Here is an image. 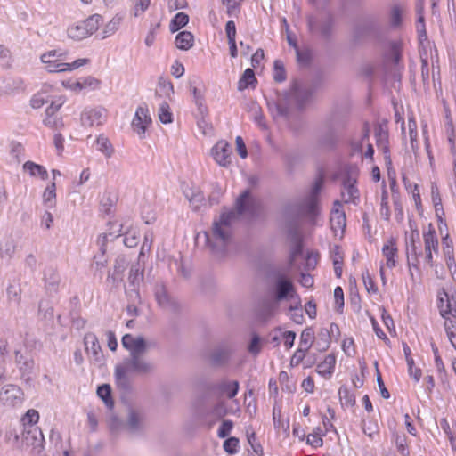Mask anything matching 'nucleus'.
<instances>
[{
  "label": "nucleus",
  "mask_w": 456,
  "mask_h": 456,
  "mask_svg": "<svg viewBox=\"0 0 456 456\" xmlns=\"http://www.w3.org/2000/svg\"><path fill=\"white\" fill-rule=\"evenodd\" d=\"M83 126L93 127L102 126L107 119V110L103 107L86 108L81 113Z\"/></svg>",
  "instance_id": "obj_9"
},
{
  "label": "nucleus",
  "mask_w": 456,
  "mask_h": 456,
  "mask_svg": "<svg viewBox=\"0 0 456 456\" xmlns=\"http://www.w3.org/2000/svg\"><path fill=\"white\" fill-rule=\"evenodd\" d=\"M39 419V413L37 411L34 409H30L27 411V413L22 418L23 426L26 428V426H35L36 423H37Z\"/></svg>",
  "instance_id": "obj_55"
},
{
  "label": "nucleus",
  "mask_w": 456,
  "mask_h": 456,
  "mask_svg": "<svg viewBox=\"0 0 456 456\" xmlns=\"http://www.w3.org/2000/svg\"><path fill=\"white\" fill-rule=\"evenodd\" d=\"M143 276V270L141 269L140 265L137 263L133 265L129 271L128 281L132 286L139 285Z\"/></svg>",
  "instance_id": "obj_47"
},
{
  "label": "nucleus",
  "mask_w": 456,
  "mask_h": 456,
  "mask_svg": "<svg viewBox=\"0 0 456 456\" xmlns=\"http://www.w3.org/2000/svg\"><path fill=\"white\" fill-rule=\"evenodd\" d=\"M7 300L9 303L19 305L21 300V288L20 284H9L6 289Z\"/></svg>",
  "instance_id": "obj_38"
},
{
  "label": "nucleus",
  "mask_w": 456,
  "mask_h": 456,
  "mask_svg": "<svg viewBox=\"0 0 456 456\" xmlns=\"http://www.w3.org/2000/svg\"><path fill=\"white\" fill-rule=\"evenodd\" d=\"M438 308L443 318L447 315L456 317V299L444 289L438 292Z\"/></svg>",
  "instance_id": "obj_15"
},
{
  "label": "nucleus",
  "mask_w": 456,
  "mask_h": 456,
  "mask_svg": "<svg viewBox=\"0 0 456 456\" xmlns=\"http://www.w3.org/2000/svg\"><path fill=\"white\" fill-rule=\"evenodd\" d=\"M124 244L128 248H134L138 244V232L135 230H130L124 234Z\"/></svg>",
  "instance_id": "obj_54"
},
{
  "label": "nucleus",
  "mask_w": 456,
  "mask_h": 456,
  "mask_svg": "<svg viewBox=\"0 0 456 456\" xmlns=\"http://www.w3.org/2000/svg\"><path fill=\"white\" fill-rule=\"evenodd\" d=\"M230 357V351L228 349H216L211 355L212 362L216 364L225 363Z\"/></svg>",
  "instance_id": "obj_51"
},
{
  "label": "nucleus",
  "mask_w": 456,
  "mask_h": 456,
  "mask_svg": "<svg viewBox=\"0 0 456 456\" xmlns=\"http://www.w3.org/2000/svg\"><path fill=\"white\" fill-rule=\"evenodd\" d=\"M23 170L28 172L30 176L39 177L44 181L48 179V172L45 167L33 161H26L23 164Z\"/></svg>",
  "instance_id": "obj_27"
},
{
  "label": "nucleus",
  "mask_w": 456,
  "mask_h": 456,
  "mask_svg": "<svg viewBox=\"0 0 456 456\" xmlns=\"http://www.w3.org/2000/svg\"><path fill=\"white\" fill-rule=\"evenodd\" d=\"M362 280L364 286L369 293H376L378 291V288L375 285L373 279L369 273V270H366L362 273Z\"/></svg>",
  "instance_id": "obj_60"
},
{
  "label": "nucleus",
  "mask_w": 456,
  "mask_h": 456,
  "mask_svg": "<svg viewBox=\"0 0 456 456\" xmlns=\"http://www.w3.org/2000/svg\"><path fill=\"white\" fill-rule=\"evenodd\" d=\"M273 79L278 82L281 83L286 80V71L284 69L283 62L280 60L274 61L273 63Z\"/></svg>",
  "instance_id": "obj_52"
},
{
  "label": "nucleus",
  "mask_w": 456,
  "mask_h": 456,
  "mask_svg": "<svg viewBox=\"0 0 456 456\" xmlns=\"http://www.w3.org/2000/svg\"><path fill=\"white\" fill-rule=\"evenodd\" d=\"M151 124V118L147 106H139L132 121L133 129L140 137H142L146 132L147 126Z\"/></svg>",
  "instance_id": "obj_13"
},
{
  "label": "nucleus",
  "mask_w": 456,
  "mask_h": 456,
  "mask_svg": "<svg viewBox=\"0 0 456 456\" xmlns=\"http://www.w3.org/2000/svg\"><path fill=\"white\" fill-rule=\"evenodd\" d=\"M189 22V16L184 12H178L172 19L170 22V30L171 32H176L182 28L185 27Z\"/></svg>",
  "instance_id": "obj_41"
},
{
  "label": "nucleus",
  "mask_w": 456,
  "mask_h": 456,
  "mask_svg": "<svg viewBox=\"0 0 456 456\" xmlns=\"http://www.w3.org/2000/svg\"><path fill=\"white\" fill-rule=\"evenodd\" d=\"M355 183L356 180L351 177L350 175H346V177L343 178L341 198L344 203H353L354 205L358 204L360 199V192L357 187L355 186Z\"/></svg>",
  "instance_id": "obj_12"
},
{
  "label": "nucleus",
  "mask_w": 456,
  "mask_h": 456,
  "mask_svg": "<svg viewBox=\"0 0 456 456\" xmlns=\"http://www.w3.org/2000/svg\"><path fill=\"white\" fill-rule=\"evenodd\" d=\"M330 226L334 232H343L346 228V214L343 210H336L330 216Z\"/></svg>",
  "instance_id": "obj_32"
},
{
  "label": "nucleus",
  "mask_w": 456,
  "mask_h": 456,
  "mask_svg": "<svg viewBox=\"0 0 456 456\" xmlns=\"http://www.w3.org/2000/svg\"><path fill=\"white\" fill-rule=\"evenodd\" d=\"M102 21V17L101 15L94 14L86 20L69 28L68 36L74 40H83L94 33Z\"/></svg>",
  "instance_id": "obj_7"
},
{
  "label": "nucleus",
  "mask_w": 456,
  "mask_h": 456,
  "mask_svg": "<svg viewBox=\"0 0 456 456\" xmlns=\"http://www.w3.org/2000/svg\"><path fill=\"white\" fill-rule=\"evenodd\" d=\"M331 335L326 328H322L318 333V342L320 351L327 350L330 347Z\"/></svg>",
  "instance_id": "obj_46"
},
{
  "label": "nucleus",
  "mask_w": 456,
  "mask_h": 456,
  "mask_svg": "<svg viewBox=\"0 0 456 456\" xmlns=\"http://www.w3.org/2000/svg\"><path fill=\"white\" fill-rule=\"evenodd\" d=\"M323 184L322 177L316 179L309 195L301 202L300 210L303 214L314 217L319 213V194Z\"/></svg>",
  "instance_id": "obj_8"
},
{
  "label": "nucleus",
  "mask_w": 456,
  "mask_h": 456,
  "mask_svg": "<svg viewBox=\"0 0 456 456\" xmlns=\"http://www.w3.org/2000/svg\"><path fill=\"white\" fill-rule=\"evenodd\" d=\"M423 239L425 243V248H433V250L438 252V240L436 238V231L429 225V230L423 233Z\"/></svg>",
  "instance_id": "obj_37"
},
{
  "label": "nucleus",
  "mask_w": 456,
  "mask_h": 456,
  "mask_svg": "<svg viewBox=\"0 0 456 456\" xmlns=\"http://www.w3.org/2000/svg\"><path fill=\"white\" fill-rule=\"evenodd\" d=\"M97 150L106 158H110L114 153V148L110 141L103 134H100L96 139Z\"/></svg>",
  "instance_id": "obj_34"
},
{
  "label": "nucleus",
  "mask_w": 456,
  "mask_h": 456,
  "mask_svg": "<svg viewBox=\"0 0 456 456\" xmlns=\"http://www.w3.org/2000/svg\"><path fill=\"white\" fill-rule=\"evenodd\" d=\"M325 436V433H311L306 437V444L317 448L321 447L323 444L322 436Z\"/></svg>",
  "instance_id": "obj_57"
},
{
  "label": "nucleus",
  "mask_w": 456,
  "mask_h": 456,
  "mask_svg": "<svg viewBox=\"0 0 456 456\" xmlns=\"http://www.w3.org/2000/svg\"><path fill=\"white\" fill-rule=\"evenodd\" d=\"M336 358L333 354H328L324 360L317 365L316 371L322 377H330L334 371Z\"/></svg>",
  "instance_id": "obj_29"
},
{
  "label": "nucleus",
  "mask_w": 456,
  "mask_h": 456,
  "mask_svg": "<svg viewBox=\"0 0 456 456\" xmlns=\"http://www.w3.org/2000/svg\"><path fill=\"white\" fill-rule=\"evenodd\" d=\"M252 110L254 111V120L255 122L263 129H267V125L265 121V117L262 113V110L259 106L254 105L252 108Z\"/></svg>",
  "instance_id": "obj_62"
},
{
  "label": "nucleus",
  "mask_w": 456,
  "mask_h": 456,
  "mask_svg": "<svg viewBox=\"0 0 456 456\" xmlns=\"http://www.w3.org/2000/svg\"><path fill=\"white\" fill-rule=\"evenodd\" d=\"M247 438L248 444L251 445L252 450L255 453H256L259 456L263 455V447L262 445L256 442V436L255 432L248 433Z\"/></svg>",
  "instance_id": "obj_61"
},
{
  "label": "nucleus",
  "mask_w": 456,
  "mask_h": 456,
  "mask_svg": "<svg viewBox=\"0 0 456 456\" xmlns=\"http://www.w3.org/2000/svg\"><path fill=\"white\" fill-rule=\"evenodd\" d=\"M128 260L125 256H118L115 259L113 265V272H109L107 276V281L112 282L113 284H118V282L123 281V273L128 266Z\"/></svg>",
  "instance_id": "obj_21"
},
{
  "label": "nucleus",
  "mask_w": 456,
  "mask_h": 456,
  "mask_svg": "<svg viewBox=\"0 0 456 456\" xmlns=\"http://www.w3.org/2000/svg\"><path fill=\"white\" fill-rule=\"evenodd\" d=\"M314 331L312 328L305 329L300 335V342L298 349L307 352L314 342Z\"/></svg>",
  "instance_id": "obj_36"
},
{
  "label": "nucleus",
  "mask_w": 456,
  "mask_h": 456,
  "mask_svg": "<svg viewBox=\"0 0 456 456\" xmlns=\"http://www.w3.org/2000/svg\"><path fill=\"white\" fill-rule=\"evenodd\" d=\"M121 342L122 346L129 352V356L145 354L148 350L146 341L142 336L134 337L131 334H126Z\"/></svg>",
  "instance_id": "obj_11"
},
{
  "label": "nucleus",
  "mask_w": 456,
  "mask_h": 456,
  "mask_svg": "<svg viewBox=\"0 0 456 456\" xmlns=\"http://www.w3.org/2000/svg\"><path fill=\"white\" fill-rule=\"evenodd\" d=\"M334 18L330 13L311 15L307 18V27L312 35L330 40L334 29Z\"/></svg>",
  "instance_id": "obj_5"
},
{
  "label": "nucleus",
  "mask_w": 456,
  "mask_h": 456,
  "mask_svg": "<svg viewBox=\"0 0 456 456\" xmlns=\"http://www.w3.org/2000/svg\"><path fill=\"white\" fill-rule=\"evenodd\" d=\"M123 15L116 14L104 27L103 29V37H107L110 35H113L119 28L121 22L123 21Z\"/></svg>",
  "instance_id": "obj_40"
},
{
  "label": "nucleus",
  "mask_w": 456,
  "mask_h": 456,
  "mask_svg": "<svg viewBox=\"0 0 456 456\" xmlns=\"http://www.w3.org/2000/svg\"><path fill=\"white\" fill-rule=\"evenodd\" d=\"M0 395L3 401L12 405L20 404L23 401V392L18 386L12 384L4 386Z\"/></svg>",
  "instance_id": "obj_19"
},
{
  "label": "nucleus",
  "mask_w": 456,
  "mask_h": 456,
  "mask_svg": "<svg viewBox=\"0 0 456 456\" xmlns=\"http://www.w3.org/2000/svg\"><path fill=\"white\" fill-rule=\"evenodd\" d=\"M257 83L255 73L252 69H247L238 82V90L243 91L250 86Z\"/></svg>",
  "instance_id": "obj_35"
},
{
  "label": "nucleus",
  "mask_w": 456,
  "mask_h": 456,
  "mask_svg": "<svg viewBox=\"0 0 456 456\" xmlns=\"http://www.w3.org/2000/svg\"><path fill=\"white\" fill-rule=\"evenodd\" d=\"M97 395L101 399H102L107 407H113V400L111 398V388L110 385L103 384L99 386L97 388Z\"/></svg>",
  "instance_id": "obj_43"
},
{
  "label": "nucleus",
  "mask_w": 456,
  "mask_h": 456,
  "mask_svg": "<svg viewBox=\"0 0 456 456\" xmlns=\"http://www.w3.org/2000/svg\"><path fill=\"white\" fill-rule=\"evenodd\" d=\"M159 118L163 124H170L173 121V114L170 110L169 104L163 102L159 108Z\"/></svg>",
  "instance_id": "obj_48"
},
{
  "label": "nucleus",
  "mask_w": 456,
  "mask_h": 456,
  "mask_svg": "<svg viewBox=\"0 0 456 456\" xmlns=\"http://www.w3.org/2000/svg\"><path fill=\"white\" fill-rule=\"evenodd\" d=\"M45 441L41 429L36 426H26L22 432V444L34 448L43 447Z\"/></svg>",
  "instance_id": "obj_14"
},
{
  "label": "nucleus",
  "mask_w": 456,
  "mask_h": 456,
  "mask_svg": "<svg viewBox=\"0 0 456 456\" xmlns=\"http://www.w3.org/2000/svg\"><path fill=\"white\" fill-rule=\"evenodd\" d=\"M403 350L407 362L409 374L411 377L414 379L416 382H419L421 378L422 371L419 368H416L415 372L413 373L412 366L414 365V360L411 356V348L406 343H403Z\"/></svg>",
  "instance_id": "obj_30"
},
{
  "label": "nucleus",
  "mask_w": 456,
  "mask_h": 456,
  "mask_svg": "<svg viewBox=\"0 0 456 456\" xmlns=\"http://www.w3.org/2000/svg\"><path fill=\"white\" fill-rule=\"evenodd\" d=\"M145 416L143 413L132 410L129 412L127 427L133 433L141 431L144 428Z\"/></svg>",
  "instance_id": "obj_26"
},
{
  "label": "nucleus",
  "mask_w": 456,
  "mask_h": 456,
  "mask_svg": "<svg viewBox=\"0 0 456 456\" xmlns=\"http://www.w3.org/2000/svg\"><path fill=\"white\" fill-rule=\"evenodd\" d=\"M339 400L342 405L354 406L355 404V395L348 389L342 386L338 390Z\"/></svg>",
  "instance_id": "obj_42"
},
{
  "label": "nucleus",
  "mask_w": 456,
  "mask_h": 456,
  "mask_svg": "<svg viewBox=\"0 0 456 456\" xmlns=\"http://www.w3.org/2000/svg\"><path fill=\"white\" fill-rule=\"evenodd\" d=\"M403 10L399 5H394L390 11V24L392 27H399L402 23Z\"/></svg>",
  "instance_id": "obj_53"
},
{
  "label": "nucleus",
  "mask_w": 456,
  "mask_h": 456,
  "mask_svg": "<svg viewBox=\"0 0 456 456\" xmlns=\"http://www.w3.org/2000/svg\"><path fill=\"white\" fill-rule=\"evenodd\" d=\"M44 124L53 129H59L63 126V121L58 115L46 116Z\"/></svg>",
  "instance_id": "obj_56"
},
{
  "label": "nucleus",
  "mask_w": 456,
  "mask_h": 456,
  "mask_svg": "<svg viewBox=\"0 0 456 456\" xmlns=\"http://www.w3.org/2000/svg\"><path fill=\"white\" fill-rule=\"evenodd\" d=\"M84 343L86 353L92 354L94 361L101 362L102 352L96 335L92 332L86 333L84 338Z\"/></svg>",
  "instance_id": "obj_20"
},
{
  "label": "nucleus",
  "mask_w": 456,
  "mask_h": 456,
  "mask_svg": "<svg viewBox=\"0 0 456 456\" xmlns=\"http://www.w3.org/2000/svg\"><path fill=\"white\" fill-rule=\"evenodd\" d=\"M16 251V242L12 237H5L0 242V257L10 260Z\"/></svg>",
  "instance_id": "obj_28"
},
{
  "label": "nucleus",
  "mask_w": 456,
  "mask_h": 456,
  "mask_svg": "<svg viewBox=\"0 0 456 456\" xmlns=\"http://www.w3.org/2000/svg\"><path fill=\"white\" fill-rule=\"evenodd\" d=\"M187 198L190 201L191 208L195 211L200 209V208L205 204L204 195H203L202 191H200V190H198L196 191H192L190 196L187 195Z\"/></svg>",
  "instance_id": "obj_49"
},
{
  "label": "nucleus",
  "mask_w": 456,
  "mask_h": 456,
  "mask_svg": "<svg viewBox=\"0 0 456 456\" xmlns=\"http://www.w3.org/2000/svg\"><path fill=\"white\" fill-rule=\"evenodd\" d=\"M419 239V233L417 229L413 230L410 235V242L407 243L406 248V255H407V263L410 268V274L412 276V273L411 271V268H415L416 270L419 269V256L422 255L421 248L417 246L416 240Z\"/></svg>",
  "instance_id": "obj_10"
},
{
  "label": "nucleus",
  "mask_w": 456,
  "mask_h": 456,
  "mask_svg": "<svg viewBox=\"0 0 456 456\" xmlns=\"http://www.w3.org/2000/svg\"><path fill=\"white\" fill-rule=\"evenodd\" d=\"M292 240L294 241V246L290 251L289 256V264L292 265L296 260L297 256L302 254L303 245L300 239L299 234L297 232H294L292 234Z\"/></svg>",
  "instance_id": "obj_44"
},
{
  "label": "nucleus",
  "mask_w": 456,
  "mask_h": 456,
  "mask_svg": "<svg viewBox=\"0 0 456 456\" xmlns=\"http://www.w3.org/2000/svg\"><path fill=\"white\" fill-rule=\"evenodd\" d=\"M239 439L236 437H229L224 443V450L229 454H235L238 452Z\"/></svg>",
  "instance_id": "obj_59"
},
{
  "label": "nucleus",
  "mask_w": 456,
  "mask_h": 456,
  "mask_svg": "<svg viewBox=\"0 0 456 456\" xmlns=\"http://www.w3.org/2000/svg\"><path fill=\"white\" fill-rule=\"evenodd\" d=\"M67 60V53L58 50L49 51L41 56V61L45 64L48 72H63L67 70L76 69L89 62L86 58L77 59L72 62H65Z\"/></svg>",
  "instance_id": "obj_4"
},
{
  "label": "nucleus",
  "mask_w": 456,
  "mask_h": 456,
  "mask_svg": "<svg viewBox=\"0 0 456 456\" xmlns=\"http://www.w3.org/2000/svg\"><path fill=\"white\" fill-rule=\"evenodd\" d=\"M315 88L314 86L300 85L295 82L289 92L277 94L275 99H267L268 110L274 119L288 118L292 103L302 108L312 99Z\"/></svg>",
  "instance_id": "obj_2"
},
{
  "label": "nucleus",
  "mask_w": 456,
  "mask_h": 456,
  "mask_svg": "<svg viewBox=\"0 0 456 456\" xmlns=\"http://www.w3.org/2000/svg\"><path fill=\"white\" fill-rule=\"evenodd\" d=\"M133 3L132 12L135 18L140 17L151 5V0H133Z\"/></svg>",
  "instance_id": "obj_50"
},
{
  "label": "nucleus",
  "mask_w": 456,
  "mask_h": 456,
  "mask_svg": "<svg viewBox=\"0 0 456 456\" xmlns=\"http://www.w3.org/2000/svg\"><path fill=\"white\" fill-rule=\"evenodd\" d=\"M293 291L294 287L291 281L286 278L283 274H277L276 299L280 301L287 298L288 297H293Z\"/></svg>",
  "instance_id": "obj_22"
},
{
  "label": "nucleus",
  "mask_w": 456,
  "mask_h": 456,
  "mask_svg": "<svg viewBox=\"0 0 456 456\" xmlns=\"http://www.w3.org/2000/svg\"><path fill=\"white\" fill-rule=\"evenodd\" d=\"M397 246L395 240L391 238L382 248V253L387 259V266L394 268L396 265L395 257L397 256Z\"/></svg>",
  "instance_id": "obj_25"
},
{
  "label": "nucleus",
  "mask_w": 456,
  "mask_h": 456,
  "mask_svg": "<svg viewBox=\"0 0 456 456\" xmlns=\"http://www.w3.org/2000/svg\"><path fill=\"white\" fill-rule=\"evenodd\" d=\"M217 389L222 393L226 395L229 399L233 398L239 391V382L236 380L233 381H221L216 386Z\"/></svg>",
  "instance_id": "obj_31"
},
{
  "label": "nucleus",
  "mask_w": 456,
  "mask_h": 456,
  "mask_svg": "<svg viewBox=\"0 0 456 456\" xmlns=\"http://www.w3.org/2000/svg\"><path fill=\"white\" fill-rule=\"evenodd\" d=\"M232 149L230 144L225 141H219L212 148V155L214 159L220 166L227 167L231 163Z\"/></svg>",
  "instance_id": "obj_18"
},
{
  "label": "nucleus",
  "mask_w": 456,
  "mask_h": 456,
  "mask_svg": "<svg viewBox=\"0 0 456 456\" xmlns=\"http://www.w3.org/2000/svg\"><path fill=\"white\" fill-rule=\"evenodd\" d=\"M154 370V364L147 361L144 354L129 356L122 363L115 367V379L118 387L127 389L129 387L128 373L150 374Z\"/></svg>",
  "instance_id": "obj_3"
},
{
  "label": "nucleus",
  "mask_w": 456,
  "mask_h": 456,
  "mask_svg": "<svg viewBox=\"0 0 456 456\" xmlns=\"http://www.w3.org/2000/svg\"><path fill=\"white\" fill-rule=\"evenodd\" d=\"M418 20H417V32L419 36V40L422 43L424 40H427V31L425 26V19L423 16V6L418 8Z\"/></svg>",
  "instance_id": "obj_45"
},
{
  "label": "nucleus",
  "mask_w": 456,
  "mask_h": 456,
  "mask_svg": "<svg viewBox=\"0 0 456 456\" xmlns=\"http://www.w3.org/2000/svg\"><path fill=\"white\" fill-rule=\"evenodd\" d=\"M346 124L344 118H339L338 113H332L326 121L327 127L319 138V144L325 149H332L338 141L335 127H343Z\"/></svg>",
  "instance_id": "obj_6"
},
{
  "label": "nucleus",
  "mask_w": 456,
  "mask_h": 456,
  "mask_svg": "<svg viewBox=\"0 0 456 456\" xmlns=\"http://www.w3.org/2000/svg\"><path fill=\"white\" fill-rule=\"evenodd\" d=\"M10 152L17 159L18 162L20 161V159L24 156V148L21 143L18 142H12Z\"/></svg>",
  "instance_id": "obj_63"
},
{
  "label": "nucleus",
  "mask_w": 456,
  "mask_h": 456,
  "mask_svg": "<svg viewBox=\"0 0 456 456\" xmlns=\"http://www.w3.org/2000/svg\"><path fill=\"white\" fill-rule=\"evenodd\" d=\"M334 299L337 312L342 313L344 307V292L342 288L339 286L334 289Z\"/></svg>",
  "instance_id": "obj_64"
},
{
  "label": "nucleus",
  "mask_w": 456,
  "mask_h": 456,
  "mask_svg": "<svg viewBox=\"0 0 456 456\" xmlns=\"http://www.w3.org/2000/svg\"><path fill=\"white\" fill-rule=\"evenodd\" d=\"M431 198L436 208V212L438 213L439 210L443 211L439 189L436 183H432L431 185Z\"/></svg>",
  "instance_id": "obj_58"
},
{
  "label": "nucleus",
  "mask_w": 456,
  "mask_h": 456,
  "mask_svg": "<svg viewBox=\"0 0 456 456\" xmlns=\"http://www.w3.org/2000/svg\"><path fill=\"white\" fill-rule=\"evenodd\" d=\"M374 30V24L370 21L358 23L353 30V40L355 43L370 37Z\"/></svg>",
  "instance_id": "obj_24"
},
{
  "label": "nucleus",
  "mask_w": 456,
  "mask_h": 456,
  "mask_svg": "<svg viewBox=\"0 0 456 456\" xmlns=\"http://www.w3.org/2000/svg\"><path fill=\"white\" fill-rule=\"evenodd\" d=\"M375 138L376 145L378 149L382 151L387 165H391L392 161L389 151V136L387 129L381 125L377 126L375 127Z\"/></svg>",
  "instance_id": "obj_17"
},
{
  "label": "nucleus",
  "mask_w": 456,
  "mask_h": 456,
  "mask_svg": "<svg viewBox=\"0 0 456 456\" xmlns=\"http://www.w3.org/2000/svg\"><path fill=\"white\" fill-rule=\"evenodd\" d=\"M55 198L56 183L55 182H52L49 185H47L43 193V201L48 208H53L55 206Z\"/></svg>",
  "instance_id": "obj_39"
},
{
  "label": "nucleus",
  "mask_w": 456,
  "mask_h": 456,
  "mask_svg": "<svg viewBox=\"0 0 456 456\" xmlns=\"http://www.w3.org/2000/svg\"><path fill=\"white\" fill-rule=\"evenodd\" d=\"M258 202L253 199L248 190L243 191L236 200V210L223 212L212 224L210 232H205L208 246L212 253L223 255L232 242L233 224L240 215L256 213Z\"/></svg>",
  "instance_id": "obj_1"
},
{
  "label": "nucleus",
  "mask_w": 456,
  "mask_h": 456,
  "mask_svg": "<svg viewBox=\"0 0 456 456\" xmlns=\"http://www.w3.org/2000/svg\"><path fill=\"white\" fill-rule=\"evenodd\" d=\"M44 280L45 289L49 294H54L58 291L61 277L54 268L49 267L45 270Z\"/></svg>",
  "instance_id": "obj_23"
},
{
  "label": "nucleus",
  "mask_w": 456,
  "mask_h": 456,
  "mask_svg": "<svg viewBox=\"0 0 456 456\" xmlns=\"http://www.w3.org/2000/svg\"><path fill=\"white\" fill-rule=\"evenodd\" d=\"M154 297L158 305L167 310L175 311L177 304L168 295L165 285L162 282H157L153 288Z\"/></svg>",
  "instance_id": "obj_16"
},
{
  "label": "nucleus",
  "mask_w": 456,
  "mask_h": 456,
  "mask_svg": "<svg viewBox=\"0 0 456 456\" xmlns=\"http://www.w3.org/2000/svg\"><path fill=\"white\" fill-rule=\"evenodd\" d=\"M193 35L189 31H182L175 37L176 46L181 50H189L192 47Z\"/></svg>",
  "instance_id": "obj_33"
}]
</instances>
